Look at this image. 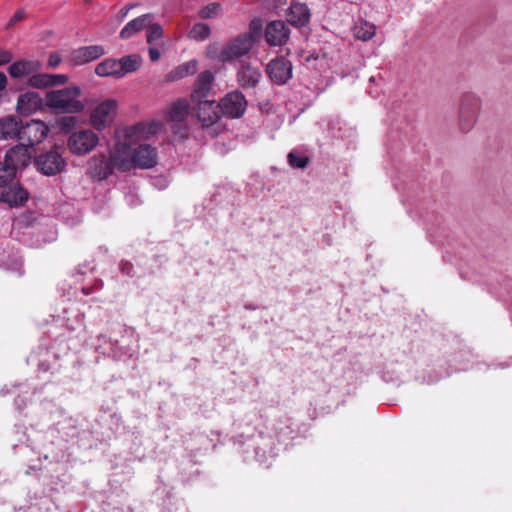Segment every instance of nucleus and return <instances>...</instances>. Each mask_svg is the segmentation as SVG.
Instances as JSON below:
<instances>
[{"instance_id": "31", "label": "nucleus", "mask_w": 512, "mask_h": 512, "mask_svg": "<svg viewBox=\"0 0 512 512\" xmlns=\"http://www.w3.org/2000/svg\"><path fill=\"white\" fill-rule=\"evenodd\" d=\"M27 85L36 89L50 88V76L47 73L36 72L28 78Z\"/></svg>"}, {"instance_id": "14", "label": "nucleus", "mask_w": 512, "mask_h": 512, "mask_svg": "<svg viewBox=\"0 0 512 512\" xmlns=\"http://www.w3.org/2000/svg\"><path fill=\"white\" fill-rule=\"evenodd\" d=\"M214 82V75L211 71L201 72L195 82V87L191 93V101L193 104L209 100L208 96Z\"/></svg>"}, {"instance_id": "5", "label": "nucleus", "mask_w": 512, "mask_h": 512, "mask_svg": "<svg viewBox=\"0 0 512 512\" xmlns=\"http://www.w3.org/2000/svg\"><path fill=\"white\" fill-rule=\"evenodd\" d=\"M99 143L98 135L90 129H81L70 134L67 147L74 155H86Z\"/></svg>"}, {"instance_id": "40", "label": "nucleus", "mask_w": 512, "mask_h": 512, "mask_svg": "<svg viewBox=\"0 0 512 512\" xmlns=\"http://www.w3.org/2000/svg\"><path fill=\"white\" fill-rule=\"evenodd\" d=\"M103 286V283L101 280H96L94 285L92 287L83 286L82 287V293L86 296L90 295L95 290H100Z\"/></svg>"}, {"instance_id": "17", "label": "nucleus", "mask_w": 512, "mask_h": 512, "mask_svg": "<svg viewBox=\"0 0 512 512\" xmlns=\"http://www.w3.org/2000/svg\"><path fill=\"white\" fill-rule=\"evenodd\" d=\"M290 30L283 21H272L265 29L266 41L272 46L285 45L289 39Z\"/></svg>"}, {"instance_id": "6", "label": "nucleus", "mask_w": 512, "mask_h": 512, "mask_svg": "<svg viewBox=\"0 0 512 512\" xmlns=\"http://www.w3.org/2000/svg\"><path fill=\"white\" fill-rule=\"evenodd\" d=\"M480 99L471 93L461 98L459 110V127L463 132H469L476 123L480 111Z\"/></svg>"}, {"instance_id": "33", "label": "nucleus", "mask_w": 512, "mask_h": 512, "mask_svg": "<svg viewBox=\"0 0 512 512\" xmlns=\"http://www.w3.org/2000/svg\"><path fill=\"white\" fill-rule=\"evenodd\" d=\"M147 29V42L152 45L155 41L163 37V28L158 23L151 22Z\"/></svg>"}, {"instance_id": "42", "label": "nucleus", "mask_w": 512, "mask_h": 512, "mask_svg": "<svg viewBox=\"0 0 512 512\" xmlns=\"http://www.w3.org/2000/svg\"><path fill=\"white\" fill-rule=\"evenodd\" d=\"M120 270L123 274L132 276L133 265H132V263H130L128 261H122L120 263Z\"/></svg>"}, {"instance_id": "39", "label": "nucleus", "mask_w": 512, "mask_h": 512, "mask_svg": "<svg viewBox=\"0 0 512 512\" xmlns=\"http://www.w3.org/2000/svg\"><path fill=\"white\" fill-rule=\"evenodd\" d=\"M7 77L4 72L0 71V104L6 94Z\"/></svg>"}, {"instance_id": "27", "label": "nucleus", "mask_w": 512, "mask_h": 512, "mask_svg": "<svg viewBox=\"0 0 512 512\" xmlns=\"http://www.w3.org/2000/svg\"><path fill=\"white\" fill-rule=\"evenodd\" d=\"M376 26L368 21L359 20L355 23L353 28V35L356 39L361 41H368L375 36Z\"/></svg>"}, {"instance_id": "4", "label": "nucleus", "mask_w": 512, "mask_h": 512, "mask_svg": "<svg viewBox=\"0 0 512 512\" xmlns=\"http://www.w3.org/2000/svg\"><path fill=\"white\" fill-rule=\"evenodd\" d=\"M196 115L201 126L209 134L216 136L221 129V113L219 105L214 100H206L195 103Z\"/></svg>"}, {"instance_id": "10", "label": "nucleus", "mask_w": 512, "mask_h": 512, "mask_svg": "<svg viewBox=\"0 0 512 512\" xmlns=\"http://www.w3.org/2000/svg\"><path fill=\"white\" fill-rule=\"evenodd\" d=\"M33 149L25 144L16 145L10 148L4 158V163L16 173L18 168H24L31 162Z\"/></svg>"}, {"instance_id": "8", "label": "nucleus", "mask_w": 512, "mask_h": 512, "mask_svg": "<svg viewBox=\"0 0 512 512\" xmlns=\"http://www.w3.org/2000/svg\"><path fill=\"white\" fill-rule=\"evenodd\" d=\"M48 126L40 120H31L25 125H20L19 139L26 142V146L33 149V146L41 143L48 133Z\"/></svg>"}, {"instance_id": "32", "label": "nucleus", "mask_w": 512, "mask_h": 512, "mask_svg": "<svg viewBox=\"0 0 512 512\" xmlns=\"http://www.w3.org/2000/svg\"><path fill=\"white\" fill-rule=\"evenodd\" d=\"M221 12L222 6L217 2H213L206 5L199 11V17L203 20L214 19L218 17Z\"/></svg>"}, {"instance_id": "30", "label": "nucleus", "mask_w": 512, "mask_h": 512, "mask_svg": "<svg viewBox=\"0 0 512 512\" xmlns=\"http://www.w3.org/2000/svg\"><path fill=\"white\" fill-rule=\"evenodd\" d=\"M211 35V28L208 24L199 22L193 25L188 32V38L195 41H205Z\"/></svg>"}, {"instance_id": "38", "label": "nucleus", "mask_w": 512, "mask_h": 512, "mask_svg": "<svg viewBox=\"0 0 512 512\" xmlns=\"http://www.w3.org/2000/svg\"><path fill=\"white\" fill-rule=\"evenodd\" d=\"M290 433L291 429L287 422H280L279 425L275 428V437L277 438L289 435Z\"/></svg>"}, {"instance_id": "23", "label": "nucleus", "mask_w": 512, "mask_h": 512, "mask_svg": "<svg viewBox=\"0 0 512 512\" xmlns=\"http://www.w3.org/2000/svg\"><path fill=\"white\" fill-rule=\"evenodd\" d=\"M21 123L14 116L0 119V139L9 140L19 137Z\"/></svg>"}, {"instance_id": "22", "label": "nucleus", "mask_w": 512, "mask_h": 512, "mask_svg": "<svg viewBox=\"0 0 512 512\" xmlns=\"http://www.w3.org/2000/svg\"><path fill=\"white\" fill-rule=\"evenodd\" d=\"M153 18V14L147 13L129 21L120 31V37L122 39L131 38L134 34L146 29Z\"/></svg>"}, {"instance_id": "21", "label": "nucleus", "mask_w": 512, "mask_h": 512, "mask_svg": "<svg viewBox=\"0 0 512 512\" xmlns=\"http://www.w3.org/2000/svg\"><path fill=\"white\" fill-rule=\"evenodd\" d=\"M287 20L296 27L305 26L310 20V10L305 3L294 2L287 11Z\"/></svg>"}, {"instance_id": "24", "label": "nucleus", "mask_w": 512, "mask_h": 512, "mask_svg": "<svg viewBox=\"0 0 512 512\" xmlns=\"http://www.w3.org/2000/svg\"><path fill=\"white\" fill-rule=\"evenodd\" d=\"M189 114V104L185 99H180L174 102L168 109L167 118L170 122L175 124H182L185 122Z\"/></svg>"}, {"instance_id": "3", "label": "nucleus", "mask_w": 512, "mask_h": 512, "mask_svg": "<svg viewBox=\"0 0 512 512\" xmlns=\"http://www.w3.org/2000/svg\"><path fill=\"white\" fill-rule=\"evenodd\" d=\"M255 43V36L251 32H245L231 39L218 53L220 62H232L247 55Z\"/></svg>"}, {"instance_id": "41", "label": "nucleus", "mask_w": 512, "mask_h": 512, "mask_svg": "<svg viewBox=\"0 0 512 512\" xmlns=\"http://www.w3.org/2000/svg\"><path fill=\"white\" fill-rule=\"evenodd\" d=\"M61 63V56L57 52H53L48 58V67L55 68Z\"/></svg>"}, {"instance_id": "25", "label": "nucleus", "mask_w": 512, "mask_h": 512, "mask_svg": "<svg viewBox=\"0 0 512 512\" xmlns=\"http://www.w3.org/2000/svg\"><path fill=\"white\" fill-rule=\"evenodd\" d=\"M1 201L10 207H18L28 199V193L20 186H12L1 194Z\"/></svg>"}, {"instance_id": "20", "label": "nucleus", "mask_w": 512, "mask_h": 512, "mask_svg": "<svg viewBox=\"0 0 512 512\" xmlns=\"http://www.w3.org/2000/svg\"><path fill=\"white\" fill-rule=\"evenodd\" d=\"M42 104V98L36 92H26L19 95L16 110L19 114L28 116L37 111Z\"/></svg>"}, {"instance_id": "7", "label": "nucleus", "mask_w": 512, "mask_h": 512, "mask_svg": "<svg viewBox=\"0 0 512 512\" xmlns=\"http://www.w3.org/2000/svg\"><path fill=\"white\" fill-rule=\"evenodd\" d=\"M217 105H219L221 116L239 118L246 110L247 101L241 92L233 91L221 99Z\"/></svg>"}, {"instance_id": "43", "label": "nucleus", "mask_w": 512, "mask_h": 512, "mask_svg": "<svg viewBox=\"0 0 512 512\" xmlns=\"http://www.w3.org/2000/svg\"><path fill=\"white\" fill-rule=\"evenodd\" d=\"M12 53L7 50H0V66L9 63L12 60Z\"/></svg>"}, {"instance_id": "34", "label": "nucleus", "mask_w": 512, "mask_h": 512, "mask_svg": "<svg viewBox=\"0 0 512 512\" xmlns=\"http://www.w3.org/2000/svg\"><path fill=\"white\" fill-rule=\"evenodd\" d=\"M288 162L294 168L304 169L307 166L308 158L304 155L290 152L288 154Z\"/></svg>"}, {"instance_id": "28", "label": "nucleus", "mask_w": 512, "mask_h": 512, "mask_svg": "<svg viewBox=\"0 0 512 512\" xmlns=\"http://www.w3.org/2000/svg\"><path fill=\"white\" fill-rule=\"evenodd\" d=\"M95 73L100 77H117L120 78L119 62L117 59L108 58L97 64Z\"/></svg>"}, {"instance_id": "15", "label": "nucleus", "mask_w": 512, "mask_h": 512, "mask_svg": "<svg viewBox=\"0 0 512 512\" xmlns=\"http://www.w3.org/2000/svg\"><path fill=\"white\" fill-rule=\"evenodd\" d=\"M90 175L97 180L107 179L113 174L115 168L112 160L104 154L95 155L89 161Z\"/></svg>"}, {"instance_id": "13", "label": "nucleus", "mask_w": 512, "mask_h": 512, "mask_svg": "<svg viewBox=\"0 0 512 512\" xmlns=\"http://www.w3.org/2000/svg\"><path fill=\"white\" fill-rule=\"evenodd\" d=\"M36 165L43 174L51 176L62 171L65 160L58 151L52 150L40 155L36 160Z\"/></svg>"}, {"instance_id": "12", "label": "nucleus", "mask_w": 512, "mask_h": 512, "mask_svg": "<svg viewBox=\"0 0 512 512\" xmlns=\"http://www.w3.org/2000/svg\"><path fill=\"white\" fill-rule=\"evenodd\" d=\"M266 71L274 83L282 85L292 76V64L288 59L279 57L267 65Z\"/></svg>"}, {"instance_id": "9", "label": "nucleus", "mask_w": 512, "mask_h": 512, "mask_svg": "<svg viewBox=\"0 0 512 512\" xmlns=\"http://www.w3.org/2000/svg\"><path fill=\"white\" fill-rule=\"evenodd\" d=\"M117 102L113 99H107L98 104L91 114V123L97 130L104 129L113 120L116 113Z\"/></svg>"}, {"instance_id": "29", "label": "nucleus", "mask_w": 512, "mask_h": 512, "mask_svg": "<svg viewBox=\"0 0 512 512\" xmlns=\"http://www.w3.org/2000/svg\"><path fill=\"white\" fill-rule=\"evenodd\" d=\"M119 62V73L120 78L126 75L127 73L135 72L139 69L141 65V58L136 55H128L122 57L118 60Z\"/></svg>"}, {"instance_id": "37", "label": "nucleus", "mask_w": 512, "mask_h": 512, "mask_svg": "<svg viewBox=\"0 0 512 512\" xmlns=\"http://www.w3.org/2000/svg\"><path fill=\"white\" fill-rule=\"evenodd\" d=\"M25 18V10L19 9L17 10L14 15L11 17L9 22L6 25V29H11L17 22L22 21Z\"/></svg>"}, {"instance_id": "1", "label": "nucleus", "mask_w": 512, "mask_h": 512, "mask_svg": "<svg viewBox=\"0 0 512 512\" xmlns=\"http://www.w3.org/2000/svg\"><path fill=\"white\" fill-rule=\"evenodd\" d=\"M161 129V124L154 122L151 124L139 123L123 130V140H118L112 151L110 158L115 168L121 172H128L133 169L134 148L132 145L140 140H147L150 134H155Z\"/></svg>"}, {"instance_id": "2", "label": "nucleus", "mask_w": 512, "mask_h": 512, "mask_svg": "<svg viewBox=\"0 0 512 512\" xmlns=\"http://www.w3.org/2000/svg\"><path fill=\"white\" fill-rule=\"evenodd\" d=\"M81 89L77 86L51 90L45 96L46 105L61 113H79L84 110L80 100Z\"/></svg>"}, {"instance_id": "35", "label": "nucleus", "mask_w": 512, "mask_h": 512, "mask_svg": "<svg viewBox=\"0 0 512 512\" xmlns=\"http://www.w3.org/2000/svg\"><path fill=\"white\" fill-rule=\"evenodd\" d=\"M15 176L12 168L5 163H0V187L6 186Z\"/></svg>"}, {"instance_id": "45", "label": "nucleus", "mask_w": 512, "mask_h": 512, "mask_svg": "<svg viewBox=\"0 0 512 512\" xmlns=\"http://www.w3.org/2000/svg\"><path fill=\"white\" fill-rule=\"evenodd\" d=\"M75 125V118L74 117H65L61 121V126L64 129L72 128Z\"/></svg>"}, {"instance_id": "16", "label": "nucleus", "mask_w": 512, "mask_h": 512, "mask_svg": "<svg viewBox=\"0 0 512 512\" xmlns=\"http://www.w3.org/2000/svg\"><path fill=\"white\" fill-rule=\"evenodd\" d=\"M262 78V73L258 67L252 66L248 62H241L237 71V81L244 88H255Z\"/></svg>"}, {"instance_id": "26", "label": "nucleus", "mask_w": 512, "mask_h": 512, "mask_svg": "<svg viewBox=\"0 0 512 512\" xmlns=\"http://www.w3.org/2000/svg\"><path fill=\"white\" fill-rule=\"evenodd\" d=\"M196 71H197V61L190 60V61H187V62L177 66L175 69H173L171 72H169L167 74V80L170 82L177 81L186 76L193 75Z\"/></svg>"}, {"instance_id": "36", "label": "nucleus", "mask_w": 512, "mask_h": 512, "mask_svg": "<svg viewBox=\"0 0 512 512\" xmlns=\"http://www.w3.org/2000/svg\"><path fill=\"white\" fill-rule=\"evenodd\" d=\"M50 87L61 86L68 82V76L65 74H49Z\"/></svg>"}, {"instance_id": "18", "label": "nucleus", "mask_w": 512, "mask_h": 512, "mask_svg": "<svg viewBox=\"0 0 512 512\" xmlns=\"http://www.w3.org/2000/svg\"><path fill=\"white\" fill-rule=\"evenodd\" d=\"M104 54L105 49L102 45L83 46L71 53V59L74 64L83 65L100 58Z\"/></svg>"}, {"instance_id": "11", "label": "nucleus", "mask_w": 512, "mask_h": 512, "mask_svg": "<svg viewBox=\"0 0 512 512\" xmlns=\"http://www.w3.org/2000/svg\"><path fill=\"white\" fill-rule=\"evenodd\" d=\"M158 153L149 144H140L134 148L133 169H150L157 165Z\"/></svg>"}, {"instance_id": "19", "label": "nucleus", "mask_w": 512, "mask_h": 512, "mask_svg": "<svg viewBox=\"0 0 512 512\" xmlns=\"http://www.w3.org/2000/svg\"><path fill=\"white\" fill-rule=\"evenodd\" d=\"M42 68L41 63L38 60H19L13 62L8 72L12 78L18 79L23 77H30L32 74L39 72Z\"/></svg>"}, {"instance_id": "44", "label": "nucleus", "mask_w": 512, "mask_h": 512, "mask_svg": "<svg viewBox=\"0 0 512 512\" xmlns=\"http://www.w3.org/2000/svg\"><path fill=\"white\" fill-rule=\"evenodd\" d=\"M148 52H149V58L152 62H156L161 57V52L156 47H150Z\"/></svg>"}]
</instances>
